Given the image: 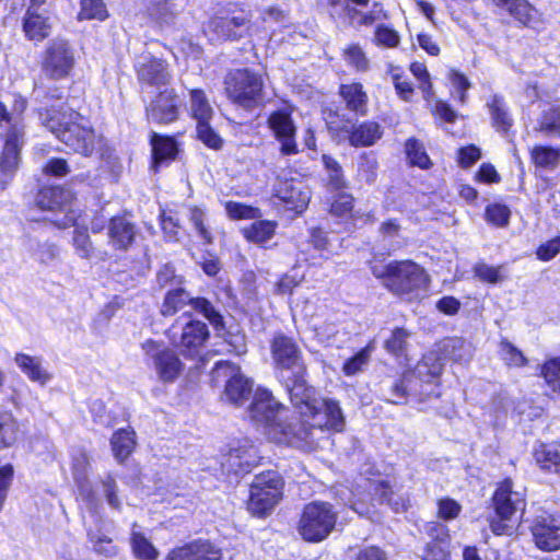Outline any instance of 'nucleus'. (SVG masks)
I'll return each instance as SVG.
<instances>
[{
	"mask_svg": "<svg viewBox=\"0 0 560 560\" xmlns=\"http://www.w3.org/2000/svg\"><path fill=\"white\" fill-rule=\"evenodd\" d=\"M250 13L243 9L229 11L225 15L212 18L208 31L218 40H240L252 35Z\"/></svg>",
	"mask_w": 560,
	"mask_h": 560,
	"instance_id": "2eb2a0df",
	"label": "nucleus"
},
{
	"mask_svg": "<svg viewBox=\"0 0 560 560\" xmlns=\"http://www.w3.org/2000/svg\"><path fill=\"white\" fill-rule=\"evenodd\" d=\"M541 373L550 388L560 393V360L553 359L545 363Z\"/></svg>",
	"mask_w": 560,
	"mask_h": 560,
	"instance_id": "0e129e2a",
	"label": "nucleus"
},
{
	"mask_svg": "<svg viewBox=\"0 0 560 560\" xmlns=\"http://www.w3.org/2000/svg\"><path fill=\"white\" fill-rule=\"evenodd\" d=\"M18 427L11 415H0V447H8L16 441Z\"/></svg>",
	"mask_w": 560,
	"mask_h": 560,
	"instance_id": "5fc2aeb1",
	"label": "nucleus"
},
{
	"mask_svg": "<svg viewBox=\"0 0 560 560\" xmlns=\"http://www.w3.org/2000/svg\"><path fill=\"white\" fill-rule=\"evenodd\" d=\"M23 28L31 40L40 42L48 36L50 24L47 18L33 9H27Z\"/></svg>",
	"mask_w": 560,
	"mask_h": 560,
	"instance_id": "473e14b6",
	"label": "nucleus"
},
{
	"mask_svg": "<svg viewBox=\"0 0 560 560\" xmlns=\"http://www.w3.org/2000/svg\"><path fill=\"white\" fill-rule=\"evenodd\" d=\"M180 98L173 89L160 92L145 107L147 119L163 125L177 120Z\"/></svg>",
	"mask_w": 560,
	"mask_h": 560,
	"instance_id": "412c9836",
	"label": "nucleus"
},
{
	"mask_svg": "<svg viewBox=\"0 0 560 560\" xmlns=\"http://www.w3.org/2000/svg\"><path fill=\"white\" fill-rule=\"evenodd\" d=\"M535 459L542 469L560 466V444L541 445L535 451Z\"/></svg>",
	"mask_w": 560,
	"mask_h": 560,
	"instance_id": "c03bdc74",
	"label": "nucleus"
},
{
	"mask_svg": "<svg viewBox=\"0 0 560 560\" xmlns=\"http://www.w3.org/2000/svg\"><path fill=\"white\" fill-rule=\"evenodd\" d=\"M373 42L377 46L394 48L399 44V34L385 24H378L374 32Z\"/></svg>",
	"mask_w": 560,
	"mask_h": 560,
	"instance_id": "4d7b16f0",
	"label": "nucleus"
},
{
	"mask_svg": "<svg viewBox=\"0 0 560 560\" xmlns=\"http://www.w3.org/2000/svg\"><path fill=\"white\" fill-rule=\"evenodd\" d=\"M90 466L88 455L80 451L73 456V475L78 485L80 494L89 501H93L94 493L90 483L86 480V472Z\"/></svg>",
	"mask_w": 560,
	"mask_h": 560,
	"instance_id": "f704fd0d",
	"label": "nucleus"
},
{
	"mask_svg": "<svg viewBox=\"0 0 560 560\" xmlns=\"http://www.w3.org/2000/svg\"><path fill=\"white\" fill-rule=\"evenodd\" d=\"M197 136L211 149H220L222 145L221 137L210 127L209 120L197 122Z\"/></svg>",
	"mask_w": 560,
	"mask_h": 560,
	"instance_id": "680f3d73",
	"label": "nucleus"
},
{
	"mask_svg": "<svg viewBox=\"0 0 560 560\" xmlns=\"http://www.w3.org/2000/svg\"><path fill=\"white\" fill-rule=\"evenodd\" d=\"M493 2L508 10L524 26L539 28L544 24L542 14L528 0H493Z\"/></svg>",
	"mask_w": 560,
	"mask_h": 560,
	"instance_id": "393cba45",
	"label": "nucleus"
},
{
	"mask_svg": "<svg viewBox=\"0 0 560 560\" xmlns=\"http://www.w3.org/2000/svg\"><path fill=\"white\" fill-rule=\"evenodd\" d=\"M271 358L278 378L288 395L307 383V366L296 341L282 332L275 334L270 341Z\"/></svg>",
	"mask_w": 560,
	"mask_h": 560,
	"instance_id": "20e7f679",
	"label": "nucleus"
},
{
	"mask_svg": "<svg viewBox=\"0 0 560 560\" xmlns=\"http://www.w3.org/2000/svg\"><path fill=\"white\" fill-rule=\"evenodd\" d=\"M383 129L376 121H363L353 125L346 140L352 147H370L382 138Z\"/></svg>",
	"mask_w": 560,
	"mask_h": 560,
	"instance_id": "c85d7f7f",
	"label": "nucleus"
},
{
	"mask_svg": "<svg viewBox=\"0 0 560 560\" xmlns=\"http://www.w3.org/2000/svg\"><path fill=\"white\" fill-rule=\"evenodd\" d=\"M130 541L132 551L138 559L155 560L158 558V550L141 533L133 529Z\"/></svg>",
	"mask_w": 560,
	"mask_h": 560,
	"instance_id": "37998d69",
	"label": "nucleus"
},
{
	"mask_svg": "<svg viewBox=\"0 0 560 560\" xmlns=\"http://www.w3.org/2000/svg\"><path fill=\"white\" fill-rule=\"evenodd\" d=\"M338 513L334 506L324 501L306 504L298 523V533L308 542L325 540L335 529Z\"/></svg>",
	"mask_w": 560,
	"mask_h": 560,
	"instance_id": "0eeeda50",
	"label": "nucleus"
},
{
	"mask_svg": "<svg viewBox=\"0 0 560 560\" xmlns=\"http://www.w3.org/2000/svg\"><path fill=\"white\" fill-rule=\"evenodd\" d=\"M108 16L106 5L103 0H81L80 20H105Z\"/></svg>",
	"mask_w": 560,
	"mask_h": 560,
	"instance_id": "de8ad7c7",
	"label": "nucleus"
},
{
	"mask_svg": "<svg viewBox=\"0 0 560 560\" xmlns=\"http://www.w3.org/2000/svg\"><path fill=\"white\" fill-rule=\"evenodd\" d=\"M191 310L202 314L215 327L223 325L222 315L214 308L212 303L205 298H194Z\"/></svg>",
	"mask_w": 560,
	"mask_h": 560,
	"instance_id": "603ef678",
	"label": "nucleus"
},
{
	"mask_svg": "<svg viewBox=\"0 0 560 560\" xmlns=\"http://www.w3.org/2000/svg\"><path fill=\"white\" fill-rule=\"evenodd\" d=\"M438 517L443 521H453L462 512V505L454 499L442 498L438 500Z\"/></svg>",
	"mask_w": 560,
	"mask_h": 560,
	"instance_id": "052dcab7",
	"label": "nucleus"
},
{
	"mask_svg": "<svg viewBox=\"0 0 560 560\" xmlns=\"http://www.w3.org/2000/svg\"><path fill=\"white\" fill-rule=\"evenodd\" d=\"M439 352L441 357L435 353L424 355L416 368V373L424 383H432L441 375V359L467 363L472 357L471 345L458 337L444 339L439 346Z\"/></svg>",
	"mask_w": 560,
	"mask_h": 560,
	"instance_id": "1a4fd4ad",
	"label": "nucleus"
},
{
	"mask_svg": "<svg viewBox=\"0 0 560 560\" xmlns=\"http://www.w3.org/2000/svg\"><path fill=\"white\" fill-rule=\"evenodd\" d=\"M276 230V223L272 221H256L244 229V236L254 243L262 244L269 241Z\"/></svg>",
	"mask_w": 560,
	"mask_h": 560,
	"instance_id": "a19ab883",
	"label": "nucleus"
},
{
	"mask_svg": "<svg viewBox=\"0 0 560 560\" xmlns=\"http://www.w3.org/2000/svg\"><path fill=\"white\" fill-rule=\"evenodd\" d=\"M75 65L72 47L65 39L50 40L42 56L40 69L50 80H61L70 75Z\"/></svg>",
	"mask_w": 560,
	"mask_h": 560,
	"instance_id": "4468645a",
	"label": "nucleus"
},
{
	"mask_svg": "<svg viewBox=\"0 0 560 560\" xmlns=\"http://www.w3.org/2000/svg\"><path fill=\"white\" fill-rule=\"evenodd\" d=\"M89 540L93 545L94 551L98 555L110 558L117 552L113 540L103 534L89 533Z\"/></svg>",
	"mask_w": 560,
	"mask_h": 560,
	"instance_id": "bf43d9fd",
	"label": "nucleus"
},
{
	"mask_svg": "<svg viewBox=\"0 0 560 560\" xmlns=\"http://www.w3.org/2000/svg\"><path fill=\"white\" fill-rule=\"evenodd\" d=\"M424 534L430 538L428 544L450 546V533L446 525L441 522H428L423 526Z\"/></svg>",
	"mask_w": 560,
	"mask_h": 560,
	"instance_id": "864d4df0",
	"label": "nucleus"
},
{
	"mask_svg": "<svg viewBox=\"0 0 560 560\" xmlns=\"http://www.w3.org/2000/svg\"><path fill=\"white\" fill-rule=\"evenodd\" d=\"M114 456L118 460L126 459L135 450L136 440L132 430L120 429L110 439Z\"/></svg>",
	"mask_w": 560,
	"mask_h": 560,
	"instance_id": "4c0bfd02",
	"label": "nucleus"
},
{
	"mask_svg": "<svg viewBox=\"0 0 560 560\" xmlns=\"http://www.w3.org/2000/svg\"><path fill=\"white\" fill-rule=\"evenodd\" d=\"M511 215L510 209L502 203H491L487 206L485 218L486 220L499 228L505 226L509 223Z\"/></svg>",
	"mask_w": 560,
	"mask_h": 560,
	"instance_id": "6e6d98bb",
	"label": "nucleus"
},
{
	"mask_svg": "<svg viewBox=\"0 0 560 560\" xmlns=\"http://www.w3.org/2000/svg\"><path fill=\"white\" fill-rule=\"evenodd\" d=\"M406 154L412 165L419 166L420 168H428L431 165V161L422 143L416 139L407 140Z\"/></svg>",
	"mask_w": 560,
	"mask_h": 560,
	"instance_id": "8fccbe9b",
	"label": "nucleus"
},
{
	"mask_svg": "<svg viewBox=\"0 0 560 560\" xmlns=\"http://www.w3.org/2000/svg\"><path fill=\"white\" fill-rule=\"evenodd\" d=\"M533 164L545 171H555L560 165V149L550 145H534L530 150Z\"/></svg>",
	"mask_w": 560,
	"mask_h": 560,
	"instance_id": "72a5a7b5",
	"label": "nucleus"
},
{
	"mask_svg": "<svg viewBox=\"0 0 560 560\" xmlns=\"http://www.w3.org/2000/svg\"><path fill=\"white\" fill-rule=\"evenodd\" d=\"M284 407L267 389H258L254 395L248 413L249 418L267 428L269 435L278 443L291 444L295 440H307L310 432L300 425L295 431L294 423L282 420Z\"/></svg>",
	"mask_w": 560,
	"mask_h": 560,
	"instance_id": "7ed1b4c3",
	"label": "nucleus"
},
{
	"mask_svg": "<svg viewBox=\"0 0 560 560\" xmlns=\"http://www.w3.org/2000/svg\"><path fill=\"white\" fill-rule=\"evenodd\" d=\"M371 271L388 290L398 295L423 290L428 284L424 269L411 260L393 261L388 265L375 264Z\"/></svg>",
	"mask_w": 560,
	"mask_h": 560,
	"instance_id": "423d86ee",
	"label": "nucleus"
},
{
	"mask_svg": "<svg viewBox=\"0 0 560 560\" xmlns=\"http://www.w3.org/2000/svg\"><path fill=\"white\" fill-rule=\"evenodd\" d=\"M194 296L182 287L170 289L163 300L161 314L163 316H174L184 311L186 306L192 305Z\"/></svg>",
	"mask_w": 560,
	"mask_h": 560,
	"instance_id": "2f4dec72",
	"label": "nucleus"
},
{
	"mask_svg": "<svg viewBox=\"0 0 560 560\" xmlns=\"http://www.w3.org/2000/svg\"><path fill=\"white\" fill-rule=\"evenodd\" d=\"M267 125L276 140L280 142L281 154L293 155L299 152L295 140L296 126L290 108L284 107L272 112L267 119Z\"/></svg>",
	"mask_w": 560,
	"mask_h": 560,
	"instance_id": "a211bd4d",
	"label": "nucleus"
},
{
	"mask_svg": "<svg viewBox=\"0 0 560 560\" xmlns=\"http://www.w3.org/2000/svg\"><path fill=\"white\" fill-rule=\"evenodd\" d=\"M151 145L154 165H159L166 160H173L177 153L175 140L171 137L160 136L156 132H152Z\"/></svg>",
	"mask_w": 560,
	"mask_h": 560,
	"instance_id": "e433bc0d",
	"label": "nucleus"
},
{
	"mask_svg": "<svg viewBox=\"0 0 560 560\" xmlns=\"http://www.w3.org/2000/svg\"><path fill=\"white\" fill-rule=\"evenodd\" d=\"M190 110L197 122L210 120L213 109L202 90H191L190 93Z\"/></svg>",
	"mask_w": 560,
	"mask_h": 560,
	"instance_id": "ea45409f",
	"label": "nucleus"
},
{
	"mask_svg": "<svg viewBox=\"0 0 560 560\" xmlns=\"http://www.w3.org/2000/svg\"><path fill=\"white\" fill-rule=\"evenodd\" d=\"M262 88L261 77L248 69L230 71L224 79L229 100L245 109H253L261 103Z\"/></svg>",
	"mask_w": 560,
	"mask_h": 560,
	"instance_id": "9d476101",
	"label": "nucleus"
},
{
	"mask_svg": "<svg viewBox=\"0 0 560 560\" xmlns=\"http://www.w3.org/2000/svg\"><path fill=\"white\" fill-rule=\"evenodd\" d=\"M205 218L206 213L201 208L196 206L189 208V220L196 229L199 237H201L205 243L210 244L212 243V235L205 224Z\"/></svg>",
	"mask_w": 560,
	"mask_h": 560,
	"instance_id": "13d9d810",
	"label": "nucleus"
},
{
	"mask_svg": "<svg viewBox=\"0 0 560 560\" xmlns=\"http://www.w3.org/2000/svg\"><path fill=\"white\" fill-rule=\"evenodd\" d=\"M346 62L357 71L365 72L370 68V60L359 44H351L343 49Z\"/></svg>",
	"mask_w": 560,
	"mask_h": 560,
	"instance_id": "a18cd8bd",
	"label": "nucleus"
},
{
	"mask_svg": "<svg viewBox=\"0 0 560 560\" xmlns=\"http://www.w3.org/2000/svg\"><path fill=\"white\" fill-rule=\"evenodd\" d=\"M492 504L498 516V520L490 521V528L495 535H510L512 526L506 522L518 512L523 511L525 500L521 492L513 490V483L510 479L504 480L497 488Z\"/></svg>",
	"mask_w": 560,
	"mask_h": 560,
	"instance_id": "ddd939ff",
	"label": "nucleus"
},
{
	"mask_svg": "<svg viewBox=\"0 0 560 560\" xmlns=\"http://www.w3.org/2000/svg\"><path fill=\"white\" fill-rule=\"evenodd\" d=\"M410 334L404 328H396L392 331L390 337L385 341V348L394 355L405 354L408 347V338Z\"/></svg>",
	"mask_w": 560,
	"mask_h": 560,
	"instance_id": "3c124183",
	"label": "nucleus"
},
{
	"mask_svg": "<svg viewBox=\"0 0 560 560\" xmlns=\"http://www.w3.org/2000/svg\"><path fill=\"white\" fill-rule=\"evenodd\" d=\"M258 463L255 446L247 440L238 441L230 447L222 466L235 475L247 474Z\"/></svg>",
	"mask_w": 560,
	"mask_h": 560,
	"instance_id": "5701e85b",
	"label": "nucleus"
},
{
	"mask_svg": "<svg viewBox=\"0 0 560 560\" xmlns=\"http://www.w3.org/2000/svg\"><path fill=\"white\" fill-rule=\"evenodd\" d=\"M326 125L332 137L346 140L354 122L347 114L330 110L326 116Z\"/></svg>",
	"mask_w": 560,
	"mask_h": 560,
	"instance_id": "58836bf2",
	"label": "nucleus"
},
{
	"mask_svg": "<svg viewBox=\"0 0 560 560\" xmlns=\"http://www.w3.org/2000/svg\"><path fill=\"white\" fill-rule=\"evenodd\" d=\"M490 114L492 117L493 125L503 131H506L512 125V118L510 117L503 98L494 95L491 102L488 103Z\"/></svg>",
	"mask_w": 560,
	"mask_h": 560,
	"instance_id": "79ce46f5",
	"label": "nucleus"
},
{
	"mask_svg": "<svg viewBox=\"0 0 560 560\" xmlns=\"http://www.w3.org/2000/svg\"><path fill=\"white\" fill-rule=\"evenodd\" d=\"M72 200V192L59 186L44 187L36 196L37 207L50 212L45 220L50 221L59 229H67L77 223V215L71 209Z\"/></svg>",
	"mask_w": 560,
	"mask_h": 560,
	"instance_id": "9b49d317",
	"label": "nucleus"
},
{
	"mask_svg": "<svg viewBox=\"0 0 560 560\" xmlns=\"http://www.w3.org/2000/svg\"><path fill=\"white\" fill-rule=\"evenodd\" d=\"M160 218L161 226L165 237L168 241H178L180 225L179 220L175 217V214L172 211H162Z\"/></svg>",
	"mask_w": 560,
	"mask_h": 560,
	"instance_id": "69168bd1",
	"label": "nucleus"
},
{
	"mask_svg": "<svg viewBox=\"0 0 560 560\" xmlns=\"http://www.w3.org/2000/svg\"><path fill=\"white\" fill-rule=\"evenodd\" d=\"M418 377L421 382H423L418 374L415 372L413 374L407 373L404 374L399 380L394 382L388 388L383 389V397L386 401L399 405L404 404L409 390L410 386L413 382V378Z\"/></svg>",
	"mask_w": 560,
	"mask_h": 560,
	"instance_id": "c9c22d12",
	"label": "nucleus"
},
{
	"mask_svg": "<svg viewBox=\"0 0 560 560\" xmlns=\"http://www.w3.org/2000/svg\"><path fill=\"white\" fill-rule=\"evenodd\" d=\"M109 244L119 250H127L135 241L136 226L124 217H114L107 226Z\"/></svg>",
	"mask_w": 560,
	"mask_h": 560,
	"instance_id": "bb28decb",
	"label": "nucleus"
},
{
	"mask_svg": "<svg viewBox=\"0 0 560 560\" xmlns=\"http://www.w3.org/2000/svg\"><path fill=\"white\" fill-rule=\"evenodd\" d=\"M290 401L303 418L294 423L295 431L300 425L306 429L310 434L307 440H295L292 445L300 446L301 442L313 443L314 430H330L341 432L345 428V417L338 401L318 396L316 389L308 383L301 386V392L294 390L289 394Z\"/></svg>",
	"mask_w": 560,
	"mask_h": 560,
	"instance_id": "f03ea898",
	"label": "nucleus"
},
{
	"mask_svg": "<svg viewBox=\"0 0 560 560\" xmlns=\"http://www.w3.org/2000/svg\"><path fill=\"white\" fill-rule=\"evenodd\" d=\"M532 533L536 546L546 551L560 548V518L541 511L533 521Z\"/></svg>",
	"mask_w": 560,
	"mask_h": 560,
	"instance_id": "4be33fe9",
	"label": "nucleus"
},
{
	"mask_svg": "<svg viewBox=\"0 0 560 560\" xmlns=\"http://www.w3.org/2000/svg\"><path fill=\"white\" fill-rule=\"evenodd\" d=\"M27 107L26 98L15 95L11 112L0 102V130L3 131V152L0 166L3 172L16 170L20 161V150L24 143L23 113Z\"/></svg>",
	"mask_w": 560,
	"mask_h": 560,
	"instance_id": "39448f33",
	"label": "nucleus"
},
{
	"mask_svg": "<svg viewBox=\"0 0 560 560\" xmlns=\"http://www.w3.org/2000/svg\"><path fill=\"white\" fill-rule=\"evenodd\" d=\"M38 117L43 126L77 153L91 156L103 145V137L97 135L78 112L63 103L39 108Z\"/></svg>",
	"mask_w": 560,
	"mask_h": 560,
	"instance_id": "f257e3e1",
	"label": "nucleus"
},
{
	"mask_svg": "<svg viewBox=\"0 0 560 560\" xmlns=\"http://www.w3.org/2000/svg\"><path fill=\"white\" fill-rule=\"evenodd\" d=\"M283 480L277 471L257 475L250 486L248 510L258 516L268 514L282 497Z\"/></svg>",
	"mask_w": 560,
	"mask_h": 560,
	"instance_id": "f8f14e48",
	"label": "nucleus"
},
{
	"mask_svg": "<svg viewBox=\"0 0 560 560\" xmlns=\"http://www.w3.org/2000/svg\"><path fill=\"white\" fill-rule=\"evenodd\" d=\"M137 72L139 80L150 85L165 84L168 80L166 63L160 59H150L139 62Z\"/></svg>",
	"mask_w": 560,
	"mask_h": 560,
	"instance_id": "7c9ffc66",
	"label": "nucleus"
},
{
	"mask_svg": "<svg viewBox=\"0 0 560 560\" xmlns=\"http://www.w3.org/2000/svg\"><path fill=\"white\" fill-rule=\"evenodd\" d=\"M353 198L348 194H339L331 203L330 213L343 218L352 213Z\"/></svg>",
	"mask_w": 560,
	"mask_h": 560,
	"instance_id": "774afa93",
	"label": "nucleus"
},
{
	"mask_svg": "<svg viewBox=\"0 0 560 560\" xmlns=\"http://www.w3.org/2000/svg\"><path fill=\"white\" fill-rule=\"evenodd\" d=\"M339 94L350 112L360 116L366 114L369 97L361 83L342 84Z\"/></svg>",
	"mask_w": 560,
	"mask_h": 560,
	"instance_id": "c756f323",
	"label": "nucleus"
},
{
	"mask_svg": "<svg viewBox=\"0 0 560 560\" xmlns=\"http://www.w3.org/2000/svg\"><path fill=\"white\" fill-rule=\"evenodd\" d=\"M168 336L182 355L194 359L201 354L210 332L203 322L192 319L189 312H184L168 329Z\"/></svg>",
	"mask_w": 560,
	"mask_h": 560,
	"instance_id": "6e6552de",
	"label": "nucleus"
},
{
	"mask_svg": "<svg viewBox=\"0 0 560 560\" xmlns=\"http://www.w3.org/2000/svg\"><path fill=\"white\" fill-rule=\"evenodd\" d=\"M539 131L560 138V107H552L544 112L539 120Z\"/></svg>",
	"mask_w": 560,
	"mask_h": 560,
	"instance_id": "09e8293b",
	"label": "nucleus"
},
{
	"mask_svg": "<svg viewBox=\"0 0 560 560\" xmlns=\"http://www.w3.org/2000/svg\"><path fill=\"white\" fill-rule=\"evenodd\" d=\"M369 361L370 350L364 348L345 362L342 371L348 376L355 375L363 369L364 365L368 364Z\"/></svg>",
	"mask_w": 560,
	"mask_h": 560,
	"instance_id": "e2e57ef3",
	"label": "nucleus"
},
{
	"mask_svg": "<svg viewBox=\"0 0 560 560\" xmlns=\"http://www.w3.org/2000/svg\"><path fill=\"white\" fill-rule=\"evenodd\" d=\"M214 374L229 377L224 390V397L229 402L238 406L250 397L253 383L240 372L237 365L228 361L218 362Z\"/></svg>",
	"mask_w": 560,
	"mask_h": 560,
	"instance_id": "6ab92c4d",
	"label": "nucleus"
},
{
	"mask_svg": "<svg viewBox=\"0 0 560 560\" xmlns=\"http://www.w3.org/2000/svg\"><path fill=\"white\" fill-rule=\"evenodd\" d=\"M377 167L376 156L372 152L363 153L359 160L358 175L365 183L373 184L377 176Z\"/></svg>",
	"mask_w": 560,
	"mask_h": 560,
	"instance_id": "49530a36",
	"label": "nucleus"
},
{
	"mask_svg": "<svg viewBox=\"0 0 560 560\" xmlns=\"http://www.w3.org/2000/svg\"><path fill=\"white\" fill-rule=\"evenodd\" d=\"M354 27L372 26L374 23L388 19L382 2L377 0H346L341 18Z\"/></svg>",
	"mask_w": 560,
	"mask_h": 560,
	"instance_id": "f3484780",
	"label": "nucleus"
},
{
	"mask_svg": "<svg viewBox=\"0 0 560 560\" xmlns=\"http://www.w3.org/2000/svg\"><path fill=\"white\" fill-rule=\"evenodd\" d=\"M273 197L285 205L288 210L302 213L311 200L310 188L300 179L278 177Z\"/></svg>",
	"mask_w": 560,
	"mask_h": 560,
	"instance_id": "aec40b11",
	"label": "nucleus"
},
{
	"mask_svg": "<svg viewBox=\"0 0 560 560\" xmlns=\"http://www.w3.org/2000/svg\"><path fill=\"white\" fill-rule=\"evenodd\" d=\"M14 362L31 382L44 386L52 377L47 369L43 366V359L40 357L16 353Z\"/></svg>",
	"mask_w": 560,
	"mask_h": 560,
	"instance_id": "cd10ccee",
	"label": "nucleus"
},
{
	"mask_svg": "<svg viewBox=\"0 0 560 560\" xmlns=\"http://www.w3.org/2000/svg\"><path fill=\"white\" fill-rule=\"evenodd\" d=\"M73 245L78 255L82 258H89L93 247L86 229H75L73 236Z\"/></svg>",
	"mask_w": 560,
	"mask_h": 560,
	"instance_id": "338daca9",
	"label": "nucleus"
},
{
	"mask_svg": "<svg viewBox=\"0 0 560 560\" xmlns=\"http://www.w3.org/2000/svg\"><path fill=\"white\" fill-rule=\"evenodd\" d=\"M142 349L162 382H174L177 378L183 364L173 350L154 340L144 341Z\"/></svg>",
	"mask_w": 560,
	"mask_h": 560,
	"instance_id": "dca6fc26",
	"label": "nucleus"
},
{
	"mask_svg": "<svg viewBox=\"0 0 560 560\" xmlns=\"http://www.w3.org/2000/svg\"><path fill=\"white\" fill-rule=\"evenodd\" d=\"M221 555L209 541L197 540L172 550L167 560H220Z\"/></svg>",
	"mask_w": 560,
	"mask_h": 560,
	"instance_id": "a878e982",
	"label": "nucleus"
},
{
	"mask_svg": "<svg viewBox=\"0 0 560 560\" xmlns=\"http://www.w3.org/2000/svg\"><path fill=\"white\" fill-rule=\"evenodd\" d=\"M371 504L366 505L363 500L353 503L352 509L360 515H371L376 504H387L395 511L404 508V503L399 498H394V492L389 485L385 481H369L366 485Z\"/></svg>",
	"mask_w": 560,
	"mask_h": 560,
	"instance_id": "b1692460",
	"label": "nucleus"
}]
</instances>
